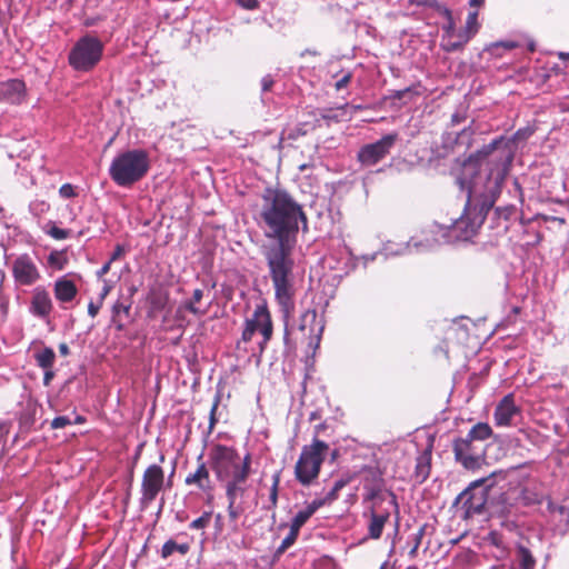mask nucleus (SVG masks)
Instances as JSON below:
<instances>
[{
    "label": "nucleus",
    "instance_id": "obj_1",
    "mask_svg": "<svg viewBox=\"0 0 569 569\" xmlns=\"http://www.w3.org/2000/svg\"><path fill=\"white\" fill-rule=\"evenodd\" d=\"M258 224L266 239L273 243L262 247L269 276L274 289V299L286 320L295 312V260L292 250L299 232V222L307 224V216L288 192L267 189L262 194Z\"/></svg>",
    "mask_w": 569,
    "mask_h": 569
},
{
    "label": "nucleus",
    "instance_id": "obj_2",
    "mask_svg": "<svg viewBox=\"0 0 569 569\" xmlns=\"http://www.w3.org/2000/svg\"><path fill=\"white\" fill-rule=\"evenodd\" d=\"M501 141L502 138L495 139L480 150L469 154L468 158L462 161L461 170L456 176V183L459 189L467 193L465 213L453 224V231L459 239L469 240L477 233L500 194L501 184L507 170L506 164L511 162L510 156L506 159V163L501 170H498L497 173L491 170L489 173L488 180H493V187L489 190L490 194L488 197L486 196L479 204L472 207V178L479 172L482 161L493 154Z\"/></svg>",
    "mask_w": 569,
    "mask_h": 569
},
{
    "label": "nucleus",
    "instance_id": "obj_3",
    "mask_svg": "<svg viewBox=\"0 0 569 569\" xmlns=\"http://www.w3.org/2000/svg\"><path fill=\"white\" fill-rule=\"evenodd\" d=\"M493 435L487 422L476 423L466 437L452 441L455 459L468 470L479 469L485 462L486 441Z\"/></svg>",
    "mask_w": 569,
    "mask_h": 569
},
{
    "label": "nucleus",
    "instance_id": "obj_4",
    "mask_svg": "<svg viewBox=\"0 0 569 569\" xmlns=\"http://www.w3.org/2000/svg\"><path fill=\"white\" fill-rule=\"evenodd\" d=\"M149 169L148 152L143 149H133L113 158L109 168V176L119 187H131L143 179Z\"/></svg>",
    "mask_w": 569,
    "mask_h": 569
},
{
    "label": "nucleus",
    "instance_id": "obj_5",
    "mask_svg": "<svg viewBox=\"0 0 569 569\" xmlns=\"http://www.w3.org/2000/svg\"><path fill=\"white\" fill-rule=\"evenodd\" d=\"M329 451V445L317 437L312 438L310 445L302 447L295 465V477L301 486L309 487L318 479Z\"/></svg>",
    "mask_w": 569,
    "mask_h": 569
},
{
    "label": "nucleus",
    "instance_id": "obj_6",
    "mask_svg": "<svg viewBox=\"0 0 569 569\" xmlns=\"http://www.w3.org/2000/svg\"><path fill=\"white\" fill-rule=\"evenodd\" d=\"M103 49L104 44L99 38L86 34L70 50L68 62L76 71L89 72L100 62Z\"/></svg>",
    "mask_w": 569,
    "mask_h": 569
},
{
    "label": "nucleus",
    "instance_id": "obj_7",
    "mask_svg": "<svg viewBox=\"0 0 569 569\" xmlns=\"http://www.w3.org/2000/svg\"><path fill=\"white\" fill-rule=\"evenodd\" d=\"M497 472L490 476L472 481L458 497V502L465 511V518H470L475 515H480L485 506L491 499V490L493 489ZM501 476V472H499Z\"/></svg>",
    "mask_w": 569,
    "mask_h": 569
},
{
    "label": "nucleus",
    "instance_id": "obj_8",
    "mask_svg": "<svg viewBox=\"0 0 569 569\" xmlns=\"http://www.w3.org/2000/svg\"><path fill=\"white\" fill-rule=\"evenodd\" d=\"M239 453L236 448L221 443L213 445L209 451V462L218 481L240 479Z\"/></svg>",
    "mask_w": 569,
    "mask_h": 569
},
{
    "label": "nucleus",
    "instance_id": "obj_9",
    "mask_svg": "<svg viewBox=\"0 0 569 569\" xmlns=\"http://www.w3.org/2000/svg\"><path fill=\"white\" fill-rule=\"evenodd\" d=\"M363 501L371 506H380L383 501L389 503L398 511L397 496L386 486L382 473L375 468H366L362 471Z\"/></svg>",
    "mask_w": 569,
    "mask_h": 569
},
{
    "label": "nucleus",
    "instance_id": "obj_10",
    "mask_svg": "<svg viewBox=\"0 0 569 569\" xmlns=\"http://www.w3.org/2000/svg\"><path fill=\"white\" fill-rule=\"evenodd\" d=\"M166 476L160 465L152 463L148 466L141 479L140 505L148 508L157 499L158 495L164 489Z\"/></svg>",
    "mask_w": 569,
    "mask_h": 569
},
{
    "label": "nucleus",
    "instance_id": "obj_11",
    "mask_svg": "<svg viewBox=\"0 0 569 569\" xmlns=\"http://www.w3.org/2000/svg\"><path fill=\"white\" fill-rule=\"evenodd\" d=\"M399 139L397 132L388 133L373 143L362 146L357 154L358 161L365 167H372L383 160Z\"/></svg>",
    "mask_w": 569,
    "mask_h": 569
},
{
    "label": "nucleus",
    "instance_id": "obj_12",
    "mask_svg": "<svg viewBox=\"0 0 569 569\" xmlns=\"http://www.w3.org/2000/svg\"><path fill=\"white\" fill-rule=\"evenodd\" d=\"M14 281L21 286H32L40 279V272L28 254L18 257L12 263Z\"/></svg>",
    "mask_w": 569,
    "mask_h": 569
},
{
    "label": "nucleus",
    "instance_id": "obj_13",
    "mask_svg": "<svg viewBox=\"0 0 569 569\" xmlns=\"http://www.w3.org/2000/svg\"><path fill=\"white\" fill-rule=\"evenodd\" d=\"M479 28L480 24L478 22V11H470L468 13L465 28L457 32L459 42H451L450 40L441 42V49L448 53L461 51L466 43L476 36V33L479 31Z\"/></svg>",
    "mask_w": 569,
    "mask_h": 569
},
{
    "label": "nucleus",
    "instance_id": "obj_14",
    "mask_svg": "<svg viewBox=\"0 0 569 569\" xmlns=\"http://www.w3.org/2000/svg\"><path fill=\"white\" fill-rule=\"evenodd\" d=\"M226 482V496L228 499V516L231 521H236L243 512L244 508L237 502L238 497L246 492L244 483L247 480L231 479Z\"/></svg>",
    "mask_w": 569,
    "mask_h": 569
},
{
    "label": "nucleus",
    "instance_id": "obj_15",
    "mask_svg": "<svg viewBox=\"0 0 569 569\" xmlns=\"http://www.w3.org/2000/svg\"><path fill=\"white\" fill-rule=\"evenodd\" d=\"M521 413V409L516 405L515 395H506L496 406L493 420L498 427H509L515 417Z\"/></svg>",
    "mask_w": 569,
    "mask_h": 569
},
{
    "label": "nucleus",
    "instance_id": "obj_16",
    "mask_svg": "<svg viewBox=\"0 0 569 569\" xmlns=\"http://www.w3.org/2000/svg\"><path fill=\"white\" fill-rule=\"evenodd\" d=\"M52 309L53 303L49 291L42 286L36 287L32 290V297L29 307L30 312L40 319H46L50 316Z\"/></svg>",
    "mask_w": 569,
    "mask_h": 569
},
{
    "label": "nucleus",
    "instance_id": "obj_17",
    "mask_svg": "<svg viewBox=\"0 0 569 569\" xmlns=\"http://www.w3.org/2000/svg\"><path fill=\"white\" fill-rule=\"evenodd\" d=\"M256 316H257L258 331L263 337V340L259 345L260 351L262 352L266 348V345L272 337L273 325H272L271 315L266 305H258L256 307Z\"/></svg>",
    "mask_w": 569,
    "mask_h": 569
},
{
    "label": "nucleus",
    "instance_id": "obj_18",
    "mask_svg": "<svg viewBox=\"0 0 569 569\" xmlns=\"http://www.w3.org/2000/svg\"><path fill=\"white\" fill-rule=\"evenodd\" d=\"M24 92L23 80L10 79L0 83V101L19 102Z\"/></svg>",
    "mask_w": 569,
    "mask_h": 569
},
{
    "label": "nucleus",
    "instance_id": "obj_19",
    "mask_svg": "<svg viewBox=\"0 0 569 569\" xmlns=\"http://www.w3.org/2000/svg\"><path fill=\"white\" fill-rule=\"evenodd\" d=\"M379 506H370V521L368 525V535L371 539H379L382 536L383 528L390 518V511L378 512Z\"/></svg>",
    "mask_w": 569,
    "mask_h": 569
},
{
    "label": "nucleus",
    "instance_id": "obj_20",
    "mask_svg": "<svg viewBox=\"0 0 569 569\" xmlns=\"http://www.w3.org/2000/svg\"><path fill=\"white\" fill-rule=\"evenodd\" d=\"M53 293L58 301L70 302L76 298L78 288L72 280L61 277L54 282Z\"/></svg>",
    "mask_w": 569,
    "mask_h": 569
},
{
    "label": "nucleus",
    "instance_id": "obj_21",
    "mask_svg": "<svg viewBox=\"0 0 569 569\" xmlns=\"http://www.w3.org/2000/svg\"><path fill=\"white\" fill-rule=\"evenodd\" d=\"M518 496L519 490L517 488L509 487L506 491L500 493L496 501L492 499L491 503L496 506L497 511L501 515H509L515 506V501L518 499Z\"/></svg>",
    "mask_w": 569,
    "mask_h": 569
},
{
    "label": "nucleus",
    "instance_id": "obj_22",
    "mask_svg": "<svg viewBox=\"0 0 569 569\" xmlns=\"http://www.w3.org/2000/svg\"><path fill=\"white\" fill-rule=\"evenodd\" d=\"M186 485H196L201 490H210L211 481L209 470L204 462L198 465L197 470L193 473H189L184 480Z\"/></svg>",
    "mask_w": 569,
    "mask_h": 569
},
{
    "label": "nucleus",
    "instance_id": "obj_23",
    "mask_svg": "<svg viewBox=\"0 0 569 569\" xmlns=\"http://www.w3.org/2000/svg\"><path fill=\"white\" fill-rule=\"evenodd\" d=\"M431 470V451L425 450L421 455H419L416 459V467H415V480L418 483L425 482Z\"/></svg>",
    "mask_w": 569,
    "mask_h": 569
},
{
    "label": "nucleus",
    "instance_id": "obj_24",
    "mask_svg": "<svg viewBox=\"0 0 569 569\" xmlns=\"http://www.w3.org/2000/svg\"><path fill=\"white\" fill-rule=\"evenodd\" d=\"M321 502L315 499L310 502L305 509L297 512L293 517L290 527L295 530L300 531V529L306 525V522L313 516V513L320 509Z\"/></svg>",
    "mask_w": 569,
    "mask_h": 569
},
{
    "label": "nucleus",
    "instance_id": "obj_25",
    "mask_svg": "<svg viewBox=\"0 0 569 569\" xmlns=\"http://www.w3.org/2000/svg\"><path fill=\"white\" fill-rule=\"evenodd\" d=\"M131 309V301L118 300L112 307V321L118 330H123V319L129 317Z\"/></svg>",
    "mask_w": 569,
    "mask_h": 569
},
{
    "label": "nucleus",
    "instance_id": "obj_26",
    "mask_svg": "<svg viewBox=\"0 0 569 569\" xmlns=\"http://www.w3.org/2000/svg\"><path fill=\"white\" fill-rule=\"evenodd\" d=\"M352 479H353V477L349 476V475L341 477L340 479L335 481L331 490L328 491L327 495L322 499H317V500L321 502L322 507L325 505L331 503L332 501L338 499L340 490H342L347 485H349Z\"/></svg>",
    "mask_w": 569,
    "mask_h": 569
},
{
    "label": "nucleus",
    "instance_id": "obj_27",
    "mask_svg": "<svg viewBox=\"0 0 569 569\" xmlns=\"http://www.w3.org/2000/svg\"><path fill=\"white\" fill-rule=\"evenodd\" d=\"M37 366L41 369L53 368L56 361V353L52 348L44 347L33 353Z\"/></svg>",
    "mask_w": 569,
    "mask_h": 569
},
{
    "label": "nucleus",
    "instance_id": "obj_28",
    "mask_svg": "<svg viewBox=\"0 0 569 569\" xmlns=\"http://www.w3.org/2000/svg\"><path fill=\"white\" fill-rule=\"evenodd\" d=\"M189 550V543H178L173 539H169L163 543L160 555L162 559H168L176 551L184 556Z\"/></svg>",
    "mask_w": 569,
    "mask_h": 569
},
{
    "label": "nucleus",
    "instance_id": "obj_29",
    "mask_svg": "<svg viewBox=\"0 0 569 569\" xmlns=\"http://www.w3.org/2000/svg\"><path fill=\"white\" fill-rule=\"evenodd\" d=\"M202 297H203V290L202 289H194L193 292H192L191 299L188 300V301H184L182 307L187 311L191 312L194 316H204L206 312H207V309L200 310L197 307V303H199L201 301Z\"/></svg>",
    "mask_w": 569,
    "mask_h": 569
},
{
    "label": "nucleus",
    "instance_id": "obj_30",
    "mask_svg": "<svg viewBox=\"0 0 569 569\" xmlns=\"http://www.w3.org/2000/svg\"><path fill=\"white\" fill-rule=\"evenodd\" d=\"M69 259L66 250H54L48 257V264L54 270H63Z\"/></svg>",
    "mask_w": 569,
    "mask_h": 569
},
{
    "label": "nucleus",
    "instance_id": "obj_31",
    "mask_svg": "<svg viewBox=\"0 0 569 569\" xmlns=\"http://www.w3.org/2000/svg\"><path fill=\"white\" fill-rule=\"evenodd\" d=\"M317 320V311L316 309H307L301 316H300V323H299V330L306 331L308 328L310 329V332L313 333V325Z\"/></svg>",
    "mask_w": 569,
    "mask_h": 569
},
{
    "label": "nucleus",
    "instance_id": "obj_32",
    "mask_svg": "<svg viewBox=\"0 0 569 569\" xmlns=\"http://www.w3.org/2000/svg\"><path fill=\"white\" fill-rule=\"evenodd\" d=\"M258 331L256 310L250 319L244 322V329L242 331L241 339L244 342L251 341L254 332Z\"/></svg>",
    "mask_w": 569,
    "mask_h": 569
},
{
    "label": "nucleus",
    "instance_id": "obj_33",
    "mask_svg": "<svg viewBox=\"0 0 569 569\" xmlns=\"http://www.w3.org/2000/svg\"><path fill=\"white\" fill-rule=\"evenodd\" d=\"M279 483H280V471H277L272 476V486L270 488V493H269V502H270V505L267 507L268 509H276L277 508Z\"/></svg>",
    "mask_w": 569,
    "mask_h": 569
},
{
    "label": "nucleus",
    "instance_id": "obj_34",
    "mask_svg": "<svg viewBox=\"0 0 569 569\" xmlns=\"http://www.w3.org/2000/svg\"><path fill=\"white\" fill-rule=\"evenodd\" d=\"M519 556H520L521 569H533L535 568L536 560L529 549H527L525 547H520Z\"/></svg>",
    "mask_w": 569,
    "mask_h": 569
},
{
    "label": "nucleus",
    "instance_id": "obj_35",
    "mask_svg": "<svg viewBox=\"0 0 569 569\" xmlns=\"http://www.w3.org/2000/svg\"><path fill=\"white\" fill-rule=\"evenodd\" d=\"M298 536H299V531H297L292 527H290L289 533L281 541V543L278 547L276 553L277 555H282L288 548H290L296 542Z\"/></svg>",
    "mask_w": 569,
    "mask_h": 569
},
{
    "label": "nucleus",
    "instance_id": "obj_36",
    "mask_svg": "<svg viewBox=\"0 0 569 569\" xmlns=\"http://www.w3.org/2000/svg\"><path fill=\"white\" fill-rule=\"evenodd\" d=\"M240 480H248L251 472V455L247 453L243 459L238 460Z\"/></svg>",
    "mask_w": 569,
    "mask_h": 569
},
{
    "label": "nucleus",
    "instance_id": "obj_37",
    "mask_svg": "<svg viewBox=\"0 0 569 569\" xmlns=\"http://www.w3.org/2000/svg\"><path fill=\"white\" fill-rule=\"evenodd\" d=\"M473 134L475 131L470 127L465 128L457 134L455 142L456 144H463L468 149L471 146Z\"/></svg>",
    "mask_w": 569,
    "mask_h": 569
},
{
    "label": "nucleus",
    "instance_id": "obj_38",
    "mask_svg": "<svg viewBox=\"0 0 569 569\" xmlns=\"http://www.w3.org/2000/svg\"><path fill=\"white\" fill-rule=\"evenodd\" d=\"M210 520H211V512L209 511H206L202 513V516H200L199 518L194 519L190 525V529H194V530H198V529H203L206 527H208V525L210 523Z\"/></svg>",
    "mask_w": 569,
    "mask_h": 569
},
{
    "label": "nucleus",
    "instance_id": "obj_39",
    "mask_svg": "<svg viewBox=\"0 0 569 569\" xmlns=\"http://www.w3.org/2000/svg\"><path fill=\"white\" fill-rule=\"evenodd\" d=\"M47 233L56 240H63L69 238L71 231L68 229H61L53 224L50 227Z\"/></svg>",
    "mask_w": 569,
    "mask_h": 569
},
{
    "label": "nucleus",
    "instance_id": "obj_40",
    "mask_svg": "<svg viewBox=\"0 0 569 569\" xmlns=\"http://www.w3.org/2000/svg\"><path fill=\"white\" fill-rule=\"evenodd\" d=\"M419 87L418 86H413V87H408L406 89H402V90H396L393 93H392V98L393 99H397V100H402L405 99L409 93H412V94H416L418 96L419 92L416 90L417 88Z\"/></svg>",
    "mask_w": 569,
    "mask_h": 569
},
{
    "label": "nucleus",
    "instance_id": "obj_41",
    "mask_svg": "<svg viewBox=\"0 0 569 569\" xmlns=\"http://www.w3.org/2000/svg\"><path fill=\"white\" fill-rule=\"evenodd\" d=\"M70 425H72V421L68 417H66V416L56 417L51 421V428L52 429H61V428H64V427L70 426Z\"/></svg>",
    "mask_w": 569,
    "mask_h": 569
},
{
    "label": "nucleus",
    "instance_id": "obj_42",
    "mask_svg": "<svg viewBox=\"0 0 569 569\" xmlns=\"http://www.w3.org/2000/svg\"><path fill=\"white\" fill-rule=\"evenodd\" d=\"M446 16L449 18L450 21H449V24L447 27H445L446 34L443 36V38L448 39V38L457 37L455 23L452 21V17H451V11L447 9Z\"/></svg>",
    "mask_w": 569,
    "mask_h": 569
},
{
    "label": "nucleus",
    "instance_id": "obj_43",
    "mask_svg": "<svg viewBox=\"0 0 569 569\" xmlns=\"http://www.w3.org/2000/svg\"><path fill=\"white\" fill-rule=\"evenodd\" d=\"M59 194L66 199L77 197V192L74 191L73 186L70 183L62 184L59 189Z\"/></svg>",
    "mask_w": 569,
    "mask_h": 569
},
{
    "label": "nucleus",
    "instance_id": "obj_44",
    "mask_svg": "<svg viewBox=\"0 0 569 569\" xmlns=\"http://www.w3.org/2000/svg\"><path fill=\"white\" fill-rule=\"evenodd\" d=\"M237 3L247 10H254L259 7L258 0H237Z\"/></svg>",
    "mask_w": 569,
    "mask_h": 569
},
{
    "label": "nucleus",
    "instance_id": "obj_45",
    "mask_svg": "<svg viewBox=\"0 0 569 569\" xmlns=\"http://www.w3.org/2000/svg\"><path fill=\"white\" fill-rule=\"evenodd\" d=\"M274 80L270 74H267L261 80V89L263 92H268L272 89Z\"/></svg>",
    "mask_w": 569,
    "mask_h": 569
},
{
    "label": "nucleus",
    "instance_id": "obj_46",
    "mask_svg": "<svg viewBox=\"0 0 569 569\" xmlns=\"http://www.w3.org/2000/svg\"><path fill=\"white\" fill-rule=\"evenodd\" d=\"M352 74L351 72H347L340 80H338L335 84L336 90H341L346 88L351 81Z\"/></svg>",
    "mask_w": 569,
    "mask_h": 569
},
{
    "label": "nucleus",
    "instance_id": "obj_47",
    "mask_svg": "<svg viewBox=\"0 0 569 569\" xmlns=\"http://www.w3.org/2000/svg\"><path fill=\"white\" fill-rule=\"evenodd\" d=\"M43 370V385L46 387L50 386L51 381L53 380L56 373L53 368L50 369H42Z\"/></svg>",
    "mask_w": 569,
    "mask_h": 569
},
{
    "label": "nucleus",
    "instance_id": "obj_48",
    "mask_svg": "<svg viewBox=\"0 0 569 569\" xmlns=\"http://www.w3.org/2000/svg\"><path fill=\"white\" fill-rule=\"evenodd\" d=\"M423 535H425V529H423V528H421V529L417 532V535H416V537H415V546H413V548H412V549H411V551H410V555H411V556L416 555V552H417V550H418V548H419V546H420V543H421V539H422Z\"/></svg>",
    "mask_w": 569,
    "mask_h": 569
},
{
    "label": "nucleus",
    "instance_id": "obj_49",
    "mask_svg": "<svg viewBox=\"0 0 569 569\" xmlns=\"http://www.w3.org/2000/svg\"><path fill=\"white\" fill-rule=\"evenodd\" d=\"M218 406H219V398H217L211 407V410H210V429L213 428V426L216 425L217 422V419H216V411L218 409Z\"/></svg>",
    "mask_w": 569,
    "mask_h": 569
},
{
    "label": "nucleus",
    "instance_id": "obj_50",
    "mask_svg": "<svg viewBox=\"0 0 569 569\" xmlns=\"http://www.w3.org/2000/svg\"><path fill=\"white\" fill-rule=\"evenodd\" d=\"M492 46L495 48L502 47L503 49H507V50H512L518 47L517 42H515V41H500V42L493 43Z\"/></svg>",
    "mask_w": 569,
    "mask_h": 569
},
{
    "label": "nucleus",
    "instance_id": "obj_51",
    "mask_svg": "<svg viewBox=\"0 0 569 569\" xmlns=\"http://www.w3.org/2000/svg\"><path fill=\"white\" fill-rule=\"evenodd\" d=\"M322 327L319 329L318 333L315 335V337H312L310 339V347L313 348V350H316L318 347H319V343H320V339H321V331H322Z\"/></svg>",
    "mask_w": 569,
    "mask_h": 569
},
{
    "label": "nucleus",
    "instance_id": "obj_52",
    "mask_svg": "<svg viewBox=\"0 0 569 569\" xmlns=\"http://www.w3.org/2000/svg\"><path fill=\"white\" fill-rule=\"evenodd\" d=\"M110 268H111V261H107L101 268L100 270L97 272V276L99 278H102L103 276H106L109 271H110Z\"/></svg>",
    "mask_w": 569,
    "mask_h": 569
},
{
    "label": "nucleus",
    "instance_id": "obj_53",
    "mask_svg": "<svg viewBox=\"0 0 569 569\" xmlns=\"http://www.w3.org/2000/svg\"><path fill=\"white\" fill-rule=\"evenodd\" d=\"M123 253V248L121 246H117L116 249H114V252L112 253V256L110 257V259L108 261H111V263L117 260L121 254Z\"/></svg>",
    "mask_w": 569,
    "mask_h": 569
},
{
    "label": "nucleus",
    "instance_id": "obj_54",
    "mask_svg": "<svg viewBox=\"0 0 569 569\" xmlns=\"http://www.w3.org/2000/svg\"><path fill=\"white\" fill-rule=\"evenodd\" d=\"M100 307L90 302L88 306V313L93 318L98 315Z\"/></svg>",
    "mask_w": 569,
    "mask_h": 569
},
{
    "label": "nucleus",
    "instance_id": "obj_55",
    "mask_svg": "<svg viewBox=\"0 0 569 569\" xmlns=\"http://www.w3.org/2000/svg\"><path fill=\"white\" fill-rule=\"evenodd\" d=\"M59 352L61 356L67 357L70 353V349L67 343L62 342L59 345Z\"/></svg>",
    "mask_w": 569,
    "mask_h": 569
},
{
    "label": "nucleus",
    "instance_id": "obj_56",
    "mask_svg": "<svg viewBox=\"0 0 569 569\" xmlns=\"http://www.w3.org/2000/svg\"><path fill=\"white\" fill-rule=\"evenodd\" d=\"M326 429V425L322 422V423H319L317 426H315V435L313 437H317L319 438V433Z\"/></svg>",
    "mask_w": 569,
    "mask_h": 569
},
{
    "label": "nucleus",
    "instance_id": "obj_57",
    "mask_svg": "<svg viewBox=\"0 0 569 569\" xmlns=\"http://www.w3.org/2000/svg\"><path fill=\"white\" fill-rule=\"evenodd\" d=\"M485 3V0H469L470 7H481Z\"/></svg>",
    "mask_w": 569,
    "mask_h": 569
},
{
    "label": "nucleus",
    "instance_id": "obj_58",
    "mask_svg": "<svg viewBox=\"0 0 569 569\" xmlns=\"http://www.w3.org/2000/svg\"><path fill=\"white\" fill-rule=\"evenodd\" d=\"M338 456H339L338 449H333V450L330 451L331 461H335Z\"/></svg>",
    "mask_w": 569,
    "mask_h": 569
},
{
    "label": "nucleus",
    "instance_id": "obj_59",
    "mask_svg": "<svg viewBox=\"0 0 569 569\" xmlns=\"http://www.w3.org/2000/svg\"><path fill=\"white\" fill-rule=\"evenodd\" d=\"M558 57L561 60H569V52H559Z\"/></svg>",
    "mask_w": 569,
    "mask_h": 569
},
{
    "label": "nucleus",
    "instance_id": "obj_60",
    "mask_svg": "<svg viewBox=\"0 0 569 569\" xmlns=\"http://www.w3.org/2000/svg\"><path fill=\"white\" fill-rule=\"evenodd\" d=\"M110 288L106 286L101 292V298L103 299L109 293Z\"/></svg>",
    "mask_w": 569,
    "mask_h": 569
},
{
    "label": "nucleus",
    "instance_id": "obj_61",
    "mask_svg": "<svg viewBox=\"0 0 569 569\" xmlns=\"http://www.w3.org/2000/svg\"><path fill=\"white\" fill-rule=\"evenodd\" d=\"M449 40H450L451 42H459V38H458V37L448 38V39L443 38V39H442V42H446V41H449Z\"/></svg>",
    "mask_w": 569,
    "mask_h": 569
},
{
    "label": "nucleus",
    "instance_id": "obj_62",
    "mask_svg": "<svg viewBox=\"0 0 569 569\" xmlns=\"http://www.w3.org/2000/svg\"><path fill=\"white\" fill-rule=\"evenodd\" d=\"M83 420H84V419H83L82 417H80V416H79V417H77V419H76V423H81V422H83Z\"/></svg>",
    "mask_w": 569,
    "mask_h": 569
},
{
    "label": "nucleus",
    "instance_id": "obj_63",
    "mask_svg": "<svg viewBox=\"0 0 569 569\" xmlns=\"http://www.w3.org/2000/svg\"><path fill=\"white\" fill-rule=\"evenodd\" d=\"M519 311H520V308H519V307H515V308H513V312H515V313H518Z\"/></svg>",
    "mask_w": 569,
    "mask_h": 569
},
{
    "label": "nucleus",
    "instance_id": "obj_64",
    "mask_svg": "<svg viewBox=\"0 0 569 569\" xmlns=\"http://www.w3.org/2000/svg\"><path fill=\"white\" fill-rule=\"evenodd\" d=\"M406 569H418L416 566H409Z\"/></svg>",
    "mask_w": 569,
    "mask_h": 569
}]
</instances>
